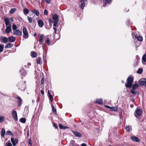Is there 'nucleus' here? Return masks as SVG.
Wrapping results in <instances>:
<instances>
[{"label": "nucleus", "instance_id": "33", "mask_svg": "<svg viewBox=\"0 0 146 146\" xmlns=\"http://www.w3.org/2000/svg\"><path fill=\"white\" fill-rule=\"evenodd\" d=\"M142 72L143 69L141 68H139L137 72L139 74H141Z\"/></svg>", "mask_w": 146, "mask_h": 146}, {"label": "nucleus", "instance_id": "40", "mask_svg": "<svg viewBox=\"0 0 146 146\" xmlns=\"http://www.w3.org/2000/svg\"><path fill=\"white\" fill-rule=\"evenodd\" d=\"M138 84H133L132 86V88L134 89H136V88H138Z\"/></svg>", "mask_w": 146, "mask_h": 146}, {"label": "nucleus", "instance_id": "53", "mask_svg": "<svg viewBox=\"0 0 146 146\" xmlns=\"http://www.w3.org/2000/svg\"><path fill=\"white\" fill-rule=\"evenodd\" d=\"M17 86L19 87V88L21 89V90H24V88H21L20 87V86H19V84H18L17 85Z\"/></svg>", "mask_w": 146, "mask_h": 146}, {"label": "nucleus", "instance_id": "63", "mask_svg": "<svg viewBox=\"0 0 146 146\" xmlns=\"http://www.w3.org/2000/svg\"><path fill=\"white\" fill-rule=\"evenodd\" d=\"M28 65L29 66H30L31 65V63L30 62H29L28 63Z\"/></svg>", "mask_w": 146, "mask_h": 146}, {"label": "nucleus", "instance_id": "18", "mask_svg": "<svg viewBox=\"0 0 146 146\" xmlns=\"http://www.w3.org/2000/svg\"><path fill=\"white\" fill-rule=\"evenodd\" d=\"M5 24L6 25V27H7V26L9 25L10 24H9V19L8 18H6L5 19Z\"/></svg>", "mask_w": 146, "mask_h": 146}, {"label": "nucleus", "instance_id": "14", "mask_svg": "<svg viewBox=\"0 0 146 146\" xmlns=\"http://www.w3.org/2000/svg\"><path fill=\"white\" fill-rule=\"evenodd\" d=\"M8 40L7 38L5 37H3L1 39V42L3 43H6L8 41Z\"/></svg>", "mask_w": 146, "mask_h": 146}, {"label": "nucleus", "instance_id": "48", "mask_svg": "<svg viewBox=\"0 0 146 146\" xmlns=\"http://www.w3.org/2000/svg\"><path fill=\"white\" fill-rule=\"evenodd\" d=\"M29 144L31 145V146H32V143H31V138H30L29 140Z\"/></svg>", "mask_w": 146, "mask_h": 146}, {"label": "nucleus", "instance_id": "50", "mask_svg": "<svg viewBox=\"0 0 146 146\" xmlns=\"http://www.w3.org/2000/svg\"><path fill=\"white\" fill-rule=\"evenodd\" d=\"M111 0H105V3H109L111 2Z\"/></svg>", "mask_w": 146, "mask_h": 146}, {"label": "nucleus", "instance_id": "41", "mask_svg": "<svg viewBox=\"0 0 146 146\" xmlns=\"http://www.w3.org/2000/svg\"><path fill=\"white\" fill-rule=\"evenodd\" d=\"M5 146H12L11 143H10V141H8L6 143Z\"/></svg>", "mask_w": 146, "mask_h": 146}, {"label": "nucleus", "instance_id": "49", "mask_svg": "<svg viewBox=\"0 0 146 146\" xmlns=\"http://www.w3.org/2000/svg\"><path fill=\"white\" fill-rule=\"evenodd\" d=\"M58 23V22H54V24L53 25V26L54 27H56V26Z\"/></svg>", "mask_w": 146, "mask_h": 146}, {"label": "nucleus", "instance_id": "19", "mask_svg": "<svg viewBox=\"0 0 146 146\" xmlns=\"http://www.w3.org/2000/svg\"><path fill=\"white\" fill-rule=\"evenodd\" d=\"M125 129L127 132H129L132 130V127L131 126H127L125 127Z\"/></svg>", "mask_w": 146, "mask_h": 146}, {"label": "nucleus", "instance_id": "38", "mask_svg": "<svg viewBox=\"0 0 146 146\" xmlns=\"http://www.w3.org/2000/svg\"><path fill=\"white\" fill-rule=\"evenodd\" d=\"M5 119L4 117L2 116H0V123H1Z\"/></svg>", "mask_w": 146, "mask_h": 146}, {"label": "nucleus", "instance_id": "4", "mask_svg": "<svg viewBox=\"0 0 146 146\" xmlns=\"http://www.w3.org/2000/svg\"><path fill=\"white\" fill-rule=\"evenodd\" d=\"M12 115L13 118L16 121H17L18 120V117L17 112L16 111L14 110L12 111Z\"/></svg>", "mask_w": 146, "mask_h": 146}, {"label": "nucleus", "instance_id": "2", "mask_svg": "<svg viewBox=\"0 0 146 146\" xmlns=\"http://www.w3.org/2000/svg\"><path fill=\"white\" fill-rule=\"evenodd\" d=\"M142 110L137 108L135 110L134 112V115L135 117L138 118L139 117L142 115Z\"/></svg>", "mask_w": 146, "mask_h": 146}, {"label": "nucleus", "instance_id": "28", "mask_svg": "<svg viewBox=\"0 0 146 146\" xmlns=\"http://www.w3.org/2000/svg\"><path fill=\"white\" fill-rule=\"evenodd\" d=\"M142 62L143 63V62H146V54H144L142 57Z\"/></svg>", "mask_w": 146, "mask_h": 146}, {"label": "nucleus", "instance_id": "16", "mask_svg": "<svg viewBox=\"0 0 146 146\" xmlns=\"http://www.w3.org/2000/svg\"><path fill=\"white\" fill-rule=\"evenodd\" d=\"M31 11V12L35 13L36 16H38L39 15V12L38 10H32Z\"/></svg>", "mask_w": 146, "mask_h": 146}, {"label": "nucleus", "instance_id": "29", "mask_svg": "<svg viewBox=\"0 0 146 146\" xmlns=\"http://www.w3.org/2000/svg\"><path fill=\"white\" fill-rule=\"evenodd\" d=\"M132 35L133 38H137L138 36L137 35L136 33H132Z\"/></svg>", "mask_w": 146, "mask_h": 146}, {"label": "nucleus", "instance_id": "36", "mask_svg": "<svg viewBox=\"0 0 146 146\" xmlns=\"http://www.w3.org/2000/svg\"><path fill=\"white\" fill-rule=\"evenodd\" d=\"M6 135H13L12 133L10 131H8L6 132Z\"/></svg>", "mask_w": 146, "mask_h": 146}, {"label": "nucleus", "instance_id": "62", "mask_svg": "<svg viewBox=\"0 0 146 146\" xmlns=\"http://www.w3.org/2000/svg\"><path fill=\"white\" fill-rule=\"evenodd\" d=\"M64 127L63 129H67L68 128V127L66 126H64Z\"/></svg>", "mask_w": 146, "mask_h": 146}, {"label": "nucleus", "instance_id": "21", "mask_svg": "<svg viewBox=\"0 0 146 146\" xmlns=\"http://www.w3.org/2000/svg\"><path fill=\"white\" fill-rule=\"evenodd\" d=\"M31 55L32 57L33 58H35L36 57L37 54L36 52H34L33 51H32L31 53Z\"/></svg>", "mask_w": 146, "mask_h": 146}, {"label": "nucleus", "instance_id": "23", "mask_svg": "<svg viewBox=\"0 0 146 146\" xmlns=\"http://www.w3.org/2000/svg\"><path fill=\"white\" fill-rule=\"evenodd\" d=\"M23 12L24 14L26 15L29 13V10L28 9L25 8L23 9Z\"/></svg>", "mask_w": 146, "mask_h": 146}, {"label": "nucleus", "instance_id": "13", "mask_svg": "<svg viewBox=\"0 0 146 146\" xmlns=\"http://www.w3.org/2000/svg\"><path fill=\"white\" fill-rule=\"evenodd\" d=\"M16 98H17L18 100V101L17 102L18 106H20L22 104V100L21 98L19 96H17L16 97Z\"/></svg>", "mask_w": 146, "mask_h": 146}, {"label": "nucleus", "instance_id": "59", "mask_svg": "<svg viewBox=\"0 0 146 146\" xmlns=\"http://www.w3.org/2000/svg\"><path fill=\"white\" fill-rule=\"evenodd\" d=\"M41 93L42 94V95H44V92L43 90H41Z\"/></svg>", "mask_w": 146, "mask_h": 146}, {"label": "nucleus", "instance_id": "6", "mask_svg": "<svg viewBox=\"0 0 146 146\" xmlns=\"http://www.w3.org/2000/svg\"><path fill=\"white\" fill-rule=\"evenodd\" d=\"M13 34L14 35L21 36L22 32L19 29L13 31Z\"/></svg>", "mask_w": 146, "mask_h": 146}, {"label": "nucleus", "instance_id": "42", "mask_svg": "<svg viewBox=\"0 0 146 146\" xmlns=\"http://www.w3.org/2000/svg\"><path fill=\"white\" fill-rule=\"evenodd\" d=\"M111 110L114 111H116L117 110V108L116 107H111Z\"/></svg>", "mask_w": 146, "mask_h": 146}, {"label": "nucleus", "instance_id": "20", "mask_svg": "<svg viewBox=\"0 0 146 146\" xmlns=\"http://www.w3.org/2000/svg\"><path fill=\"white\" fill-rule=\"evenodd\" d=\"M9 41L11 42H13L15 41V38L13 36H9L8 37Z\"/></svg>", "mask_w": 146, "mask_h": 146}, {"label": "nucleus", "instance_id": "8", "mask_svg": "<svg viewBox=\"0 0 146 146\" xmlns=\"http://www.w3.org/2000/svg\"><path fill=\"white\" fill-rule=\"evenodd\" d=\"M11 24H10L9 25L6 27V29H5V32L6 33H8L10 32L11 31Z\"/></svg>", "mask_w": 146, "mask_h": 146}, {"label": "nucleus", "instance_id": "24", "mask_svg": "<svg viewBox=\"0 0 146 146\" xmlns=\"http://www.w3.org/2000/svg\"><path fill=\"white\" fill-rule=\"evenodd\" d=\"M44 36L43 35H41L39 37V42L41 44L42 43V40Z\"/></svg>", "mask_w": 146, "mask_h": 146}, {"label": "nucleus", "instance_id": "3", "mask_svg": "<svg viewBox=\"0 0 146 146\" xmlns=\"http://www.w3.org/2000/svg\"><path fill=\"white\" fill-rule=\"evenodd\" d=\"M23 37L26 39L27 38L29 37V34L25 27H23Z\"/></svg>", "mask_w": 146, "mask_h": 146}, {"label": "nucleus", "instance_id": "1", "mask_svg": "<svg viewBox=\"0 0 146 146\" xmlns=\"http://www.w3.org/2000/svg\"><path fill=\"white\" fill-rule=\"evenodd\" d=\"M133 79L131 77H129L127 80V83L125 84V86L128 88H131L132 86Z\"/></svg>", "mask_w": 146, "mask_h": 146}, {"label": "nucleus", "instance_id": "64", "mask_svg": "<svg viewBox=\"0 0 146 146\" xmlns=\"http://www.w3.org/2000/svg\"><path fill=\"white\" fill-rule=\"evenodd\" d=\"M48 94H49V96H50V95H51L50 94V92H49V90H48Z\"/></svg>", "mask_w": 146, "mask_h": 146}, {"label": "nucleus", "instance_id": "52", "mask_svg": "<svg viewBox=\"0 0 146 146\" xmlns=\"http://www.w3.org/2000/svg\"><path fill=\"white\" fill-rule=\"evenodd\" d=\"M41 84H43L44 83V79L43 78H42L41 80Z\"/></svg>", "mask_w": 146, "mask_h": 146}, {"label": "nucleus", "instance_id": "30", "mask_svg": "<svg viewBox=\"0 0 146 146\" xmlns=\"http://www.w3.org/2000/svg\"><path fill=\"white\" fill-rule=\"evenodd\" d=\"M51 107L52 108V110L53 111L54 113L55 114H56V109H55L53 105L52 104L51 105Z\"/></svg>", "mask_w": 146, "mask_h": 146}, {"label": "nucleus", "instance_id": "57", "mask_svg": "<svg viewBox=\"0 0 146 146\" xmlns=\"http://www.w3.org/2000/svg\"><path fill=\"white\" fill-rule=\"evenodd\" d=\"M53 29L54 31V33H55L56 34V29L55 27H54L53 28Z\"/></svg>", "mask_w": 146, "mask_h": 146}, {"label": "nucleus", "instance_id": "17", "mask_svg": "<svg viewBox=\"0 0 146 146\" xmlns=\"http://www.w3.org/2000/svg\"><path fill=\"white\" fill-rule=\"evenodd\" d=\"M96 102L98 104H102L103 103V101L102 99H98L96 100Z\"/></svg>", "mask_w": 146, "mask_h": 146}, {"label": "nucleus", "instance_id": "54", "mask_svg": "<svg viewBox=\"0 0 146 146\" xmlns=\"http://www.w3.org/2000/svg\"><path fill=\"white\" fill-rule=\"evenodd\" d=\"M105 107H106L107 108H109V109H111V107L110 106H108V105H105Z\"/></svg>", "mask_w": 146, "mask_h": 146}, {"label": "nucleus", "instance_id": "22", "mask_svg": "<svg viewBox=\"0 0 146 146\" xmlns=\"http://www.w3.org/2000/svg\"><path fill=\"white\" fill-rule=\"evenodd\" d=\"M20 72L21 73L22 76H25L26 74V72L25 71H24V69H22L20 71Z\"/></svg>", "mask_w": 146, "mask_h": 146}, {"label": "nucleus", "instance_id": "47", "mask_svg": "<svg viewBox=\"0 0 146 146\" xmlns=\"http://www.w3.org/2000/svg\"><path fill=\"white\" fill-rule=\"evenodd\" d=\"M59 126L60 129H63L64 127V126L61 124H59Z\"/></svg>", "mask_w": 146, "mask_h": 146}, {"label": "nucleus", "instance_id": "37", "mask_svg": "<svg viewBox=\"0 0 146 146\" xmlns=\"http://www.w3.org/2000/svg\"><path fill=\"white\" fill-rule=\"evenodd\" d=\"M28 20L30 23H31L32 22L33 20L31 17H30L29 16L27 17Z\"/></svg>", "mask_w": 146, "mask_h": 146}, {"label": "nucleus", "instance_id": "58", "mask_svg": "<svg viewBox=\"0 0 146 146\" xmlns=\"http://www.w3.org/2000/svg\"><path fill=\"white\" fill-rule=\"evenodd\" d=\"M81 146H87L84 143H83L81 145Z\"/></svg>", "mask_w": 146, "mask_h": 146}, {"label": "nucleus", "instance_id": "35", "mask_svg": "<svg viewBox=\"0 0 146 146\" xmlns=\"http://www.w3.org/2000/svg\"><path fill=\"white\" fill-rule=\"evenodd\" d=\"M41 58L39 57L36 60V63L37 64H40L41 63Z\"/></svg>", "mask_w": 146, "mask_h": 146}, {"label": "nucleus", "instance_id": "56", "mask_svg": "<svg viewBox=\"0 0 146 146\" xmlns=\"http://www.w3.org/2000/svg\"><path fill=\"white\" fill-rule=\"evenodd\" d=\"M53 125L55 128L56 129L58 128V126L56 124H54Z\"/></svg>", "mask_w": 146, "mask_h": 146}, {"label": "nucleus", "instance_id": "32", "mask_svg": "<svg viewBox=\"0 0 146 146\" xmlns=\"http://www.w3.org/2000/svg\"><path fill=\"white\" fill-rule=\"evenodd\" d=\"M29 107L28 106H26L25 108V111L26 112V113H29Z\"/></svg>", "mask_w": 146, "mask_h": 146}, {"label": "nucleus", "instance_id": "7", "mask_svg": "<svg viewBox=\"0 0 146 146\" xmlns=\"http://www.w3.org/2000/svg\"><path fill=\"white\" fill-rule=\"evenodd\" d=\"M11 140L13 146H16V144L18 143V140L17 138H15L14 139L13 138H11Z\"/></svg>", "mask_w": 146, "mask_h": 146}, {"label": "nucleus", "instance_id": "60", "mask_svg": "<svg viewBox=\"0 0 146 146\" xmlns=\"http://www.w3.org/2000/svg\"><path fill=\"white\" fill-rule=\"evenodd\" d=\"M10 20L11 21H13V17L10 18Z\"/></svg>", "mask_w": 146, "mask_h": 146}, {"label": "nucleus", "instance_id": "26", "mask_svg": "<svg viewBox=\"0 0 146 146\" xmlns=\"http://www.w3.org/2000/svg\"><path fill=\"white\" fill-rule=\"evenodd\" d=\"M16 9L15 8H13L11 9L9 11V13L13 14L16 11Z\"/></svg>", "mask_w": 146, "mask_h": 146}, {"label": "nucleus", "instance_id": "11", "mask_svg": "<svg viewBox=\"0 0 146 146\" xmlns=\"http://www.w3.org/2000/svg\"><path fill=\"white\" fill-rule=\"evenodd\" d=\"M87 0H81L80 2L81 3V8L82 9H83L85 5V3H84Z\"/></svg>", "mask_w": 146, "mask_h": 146}, {"label": "nucleus", "instance_id": "9", "mask_svg": "<svg viewBox=\"0 0 146 146\" xmlns=\"http://www.w3.org/2000/svg\"><path fill=\"white\" fill-rule=\"evenodd\" d=\"M52 18L54 21V22H58L59 20L58 16L57 15L55 14L53 15Z\"/></svg>", "mask_w": 146, "mask_h": 146}, {"label": "nucleus", "instance_id": "27", "mask_svg": "<svg viewBox=\"0 0 146 146\" xmlns=\"http://www.w3.org/2000/svg\"><path fill=\"white\" fill-rule=\"evenodd\" d=\"M5 133V130L3 128L1 129V136L3 137H4V135Z\"/></svg>", "mask_w": 146, "mask_h": 146}, {"label": "nucleus", "instance_id": "51", "mask_svg": "<svg viewBox=\"0 0 146 146\" xmlns=\"http://www.w3.org/2000/svg\"><path fill=\"white\" fill-rule=\"evenodd\" d=\"M44 1L48 4H49L50 3V0H44Z\"/></svg>", "mask_w": 146, "mask_h": 146}, {"label": "nucleus", "instance_id": "10", "mask_svg": "<svg viewBox=\"0 0 146 146\" xmlns=\"http://www.w3.org/2000/svg\"><path fill=\"white\" fill-rule=\"evenodd\" d=\"M146 83V79H141L140 82L139 84L141 86H143L145 85Z\"/></svg>", "mask_w": 146, "mask_h": 146}, {"label": "nucleus", "instance_id": "25", "mask_svg": "<svg viewBox=\"0 0 146 146\" xmlns=\"http://www.w3.org/2000/svg\"><path fill=\"white\" fill-rule=\"evenodd\" d=\"M13 46V45L11 43H9L7 44V45H5V48H11Z\"/></svg>", "mask_w": 146, "mask_h": 146}, {"label": "nucleus", "instance_id": "43", "mask_svg": "<svg viewBox=\"0 0 146 146\" xmlns=\"http://www.w3.org/2000/svg\"><path fill=\"white\" fill-rule=\"evenodd\" d=\"M12 28L13 31L16 30L17 28L16 25L15 24H13Z\"/></svg>", "mask_w": 146, "mask_h": 146}, {"label": "nucleus", "instance_id": "5", "mask_svg": "<svg viewBox=\"0 0 146 146\" xmlns=\"http://www.w3.org/2000/svg\"><path fill=\"white\" fill-rule=\"evenodd\" d=\"M72 132L77 137L80 138L82 137V134L78 131L73 130Z\"/></svg>", "mask_w": 146, "mask_h": 146}, {"label": "nucleus", "instance_id": "12", "mask_svg": "<svg viewBox=\"0 0 146 146\" xmlns=\"http://www.w3.org/2000/svg\"><path fill=\"white\" fill-rule=\"evenodd\" d=\"M131 140L135 142H138L139 141L138 138L135 136H132L131 137Z\"/></svg>", "mask_w": 146, "mask_h": 146}, {"label": "nucleus", "instance_id": "61", "mask_svg": "<svg viewBox=\"0 0 146 146\" xmlns=\"http://www.w3.org/2000/svg\"><path fill=\"white\" fill-rule=\"evenodd\" d=\"M130 106L131 108H133L134 107V105L133 104H131L130 105Z\"/></svg>", "mask_w": 146, "mask_h": 146}, {"label": "nucleus", "instance_id": "31", "mask_svg": "<svg viewBox=\"0 0 146 146\" xmlns=\"http://www.w3.org/2000/svg\"><path fill=\"white\" fill-rule=\"evenodd\" d=\"M131 93L133 94H136V89L132 88L131 91Z\"/></svg>", "mask_w": 146, "mask_h": 146}, {"label": "nucleus", "instance_id": "55", "mask_svg": "<svg viewBox=\"0 0 146 146\" xmlns=\"http://www.w3.org/2000/svg\"><path fill=\"white\" fill-rule=\"evenodd\" d=\"M48 21L50 24L52 22V21L50 19H48Z\"/></svg>", "mask_w": 146, "mask_h": 146}, {"label": "nucleus", "instance_id": "46", "mask_svg": "<svg viewBox=\"0 0 146 146\" xmlns=\"http://www.w3.org/2000/svg\"><path fill=\"white\" fill-rule=\"evenodd\" d=\"M48 11L46 9H45L44 12V14L45 15H48Z\"/></svg>", "mask_w": 146, "mask_h": 146}, {"label": "nucleus", "instance_id": "15", "mask_svg": "<svg viewBox=\"0 0 146 146\" xmlns=\"http://www.w3.org/2000/svg\"><path fill=\"white\" fill-rule=\"evenodd\" d=\"M38 23L39 27H42L44 25V23L42 20H39L38 21Z\"/></svg>", "mask_w": 146, "mask_h": 146}, {"label": "nucleus", "instance_id": "44", "mask_svg": "<svg viewBox=\"0 0 146 146\" xmlns=\"http://www.w3.org/2000/svg\"><path fill=\"white\" fill-rule=\"evenodd\" d=\"M46 43L48 45H50V40L49 38H47L46 40Z\"/></svg>", "mask_w": 146, "mask_h": 146}, {"label": "nucleus", "instance_id": "45", "mask_svg": "<svg viewBox=\"0 0 146 146\" xmlns=\"http://www.w3.org/2000/svg\"><path fill=\"white\" fill-rule=\"evenodd\" d=\"M49 96V99L51 102H52L53 100V96H52L51 95H50Z\"/></svg>", "mask_w": 146, "mask_h": 146}, {"label": "nucleus", "instance_id": "39", "mask_svg": "<svg viewBox=\"0 0 146 146\" xmlns=\"http://www.w3.org/2000/svg\"><path fill=\"white\" fill-rule=\"evenodd\" d=\"M136 39H137L139 41H141L143 40L142 37L140 36H138Z\"/></svg>", "mask_w": 146, "mask_h": 146}, {"label": "nucleus", "instance_id": "34", "mask_svg": "<svg viewBox=\"0 0 146 146\" xmlns=\"http://www.w3.org/2000/svg\"><path fill=\"white\" fill-rule=\"evenodd\" d=\"M20 121L21 123H25L26 120L25 118H22L20 119Z\"/></svg>", "mask_w": 146, "mask_h": 146}]
</instances>
